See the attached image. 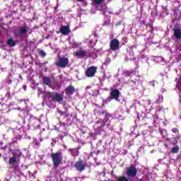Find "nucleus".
Listing matches in <instances>:
<instances>
[{
    "label": "nucleus",
    "mask_w": 181,
    "mask_h": 181,
    "mask_svg": "<svg viewBox=\"0 0 181 181\" xmlns=\"http://www.w3.org/2000/svg\"><path fill=\"white\" fill-rule=\"evenodd\" d=\"M22 155L21 151L17 150L16 153H13V156L11 157L8 160V164L11 165L10 169H13L14 172L18 171V165H15V163H18L19 162V156Z\"/></svg>",
    "instance_id": "nucleus-1"
},
{
    "label": "nucleus",
    "mask_w": 181,
    "mask_h": 181,
    "mask_svg": "<svg viewBox=\"0 0 181 181\" xmlns=\"http://www.w3.org/2000/svg\"><path fill=\"white\" fill-rule=\"evenodd\" d=\"M51 158L52 159V163L55 168H59L60 163L63 162V154L60 151L52 153L51 154Z\"/></svg>",
    "instance_id": "nucleus-2"
},
{
    "label": "nucleus",
    "mask_w": 181,
    "mask_h": 181,
    "mask_svg": "<svg viewBox=\"0 0 181 181\" xmlns=\"http://www.w3.org/2000/svg\"><path fill=\"white\" fill-rule=\"evenodd\" d=\"M45 98L51 99L52 101H57V103L63 101V95L57 93L47 92Z\"/></svg>",
    "instance_id": "nucleus-3"
},
{
    "label": "nucleus",
    "mask_w": 181,
    "mask_h": 181,
    "mask_svg": "<svg viewBox=\"0 0 181 181\" xmlns=\"http://www.w3.org/2000/svg\"><path fill=\"white\" fill-rule=\"evenodd\" d=\"M104 0H92V5L97 9V11H107V6L105 4H103Z\"/></svg>",
    "instance_id": "nucleus-4"
},
{
    "label": "nucleus",
    "mask_w": 181,
    "mask_h": 181,
    "mask_svg": "<svg viewBox=\"0 0 181 181\" xmlns=\"http://www.w3.org/2000/svg\"><path fill=\"white\" fill-rule=\"evenodd\" d=\"M56 66L57 67H61L62 69H64L65 67H67L69 65V58L62 57H59L58 61L55 62Z\"/></svg>",
    "instance_id": "nucleus-5"
},
{
    "label": "nucleus",
    "mask_w": 181,
    "mask_h": 181,
    "mask_svg": "<svg viewBox=\"0 0 181 181\" xmlns=\"http://www.w3.org/2000/svg\"><path fill=\"white\" fill-rule=\"evenodd\" d=\"M28 32L29 35H30V33H32V30H30L29 27L23 25L18 28V29L16 32V35L17 36H21V35H26Z\"/></svg>",
    "instance_id": "nucleus-6"
},
{
    "label": "nucleus",
    "mask_w": 181,
    "mask_h": 181,
    "mask_svg": "<svg viewBox=\"0 0 181 181\" xmlns=\"http://www.w3.org/2000/svg\"><path fill=\"white\" fill-rule=\"evenodd\" d=\"M96 73H97V66H92L86 69L85 74L86 77H94Z\"/></svg>",
    "instance_id": "nucleus-7"
},
{
    "label": "nucleus",
    "mask_w": 181,
    "mask_h": 181,
    "mask_svg": "<svg viewBox=\"0 0 181 181\" xmlns=\"http://www.w3.org/2000/svg\"><path fill=\"white\" fill-rule=\"evenodd\" d=\"M74 56L78 57L79 59H83V57H90L91 55L88 54L87 50L79 49L74 54Z\"/></svg>",
    "instance_id": "nucleus-8"
},
{
    "label": "nucleus",
    "mask_w": 181,
    "mask_h": 181,
    "mask_svg": "<svg viewBox=\"0 0 181 181\" xmlns=\"http://www.w3.org/2000/svg\"><path fill=\"white\" fill-rule=\"evenodd\" d=\"M136 173H138V170H136V168L135 166L132 165L129 168H127V170L126 172L127 176H129L130 177H135L136 176Z\"/></svg>",
    "instance_id": "nucleus-9"
},
{
    "label": "nucleus",
    "mask_w": 181,
    "mask_h": 181,
    "mask_svg": "<svg viewBox=\"0 0 181 181\" xmlns=\"http://www.w3.org/2000/svg\"><path fill=\"white\" fill-rule=\"evenodd\" d=\"M110 50L115 52V50H118L119 49V41L117 39H113L110 41Z\"/></svg>",
    "instance_id": "nucleus-10"
},
{
    "label": "nucleus",
    "mask_w": 181,
    "mask_h": 181,
    "mask_svg": "<svg viewBox=\"0 0 181 181\" xmlns=\"http://www.w3.org/2000/svg\"><path fill=\"white\" fill-rule=\"evenodd\" d=\"M76 170H79V172H83L87 167V163H83L82 160H78L75 163L74 165Z\"/></svg>",
    "instance_id": "nucleus-11"
},
{
    "label": "nucleus",
    "mask_w": 181,
    "mask_h": 181,
    "mask_svg": "<svg viewBox=\"0 0 181 181\" xmlns=\"http://www.w3.org/2000/svg\"><path fill=\"white\" fill-rule=\"evenodd\" d=\"M124 77H131L132 78V81L133 83H136V78H138V76H136L135 79H133L134 76L136 74V71L132 70V71H125L123 73Z\"/></svg>",
    "instance_id": "nucleus-12"
},
{
    "label": "nucleus",
    "mask_w": 181,
    "mask_h": 181,
    "mask_svg": "<svg viewBox=\"0 0 181 181\" xmlns=\"http://www.w3.org/2000/svg\"><path fill=\"white\" fill-rule=\"evenodd\" d=\"M120 95L121 93L118 89H112L110 93V97H112V98H113L114 100H116V101H118Z\"/></svg>",
    "instance_id": "nucleus-13"
},
{
    "label": "nucleus",
    "mask_w": 181,
    "mask_h": 181,
    "mask_svg": "<svg viewBox=\"0 0 181 181\" xmlns=\"http://www.w3.org/2000/svg\"><path fill=\"white\" fill-rule=\"evenodd\" d=\"M76 92V88L73 86H69L66 88H65V93L66 95H73Z\"/></svg>",
    "instance_id": "nucleus-14"
},
{
    "label": "nucleus",
    "mask_w": 181,
    "mask_h": 181,
    "mask_svg": "<svg viewBox=\"0 0 181 181\" xmlns=\"http://www.w3.org/2000/svg\"><path fill=\"white\" fill-rule=\"evenodd\" d=\"M60 32L62 35H69L71 31L70 30V28L69 26H62L60 28Z\"/></svg>",
    "instance_id": "nucleus-15"
},
{
    "label": "nucleus",
    "mask_w": 181,
    "mask_h": 181,
    "mask_svg": "<svg viewBox=\"0 0 181 181\" xmlns=\"http://www.w3.org/2000/svg\"><path fill=\"white\" fill-rule=\"evenodd\" d=\"M174 36L177 39H181V29L180 28L174 29Z\"/></svg>",
    "instance_id": "nucleus-16"
},
{
    "label": "nucleus",
    "mask_w": 181,
    "mask_h": 181,
    "mask_svg": "<svg viewBox=\"0 0 181 181\" xmlns=\"http://www.w3.org/2000/svg\"><path fill=\"white\" fill-rule=\"evenodd\" d=\"M42 81L44 84H46L47 86H50V84H52V79L47 76H44Z\"/></svg>",
    "instance_id": "nucleus-17"
},
{
    "label": "nucleus",
    "mask_w": 181,
    "mask_h": 181,
    "mask_svg": "<svg viewBox=\"0 0 181 181\" xmlns=\"http://www.w3.org/2000/svg\"><path fill=\"white\" fill-rule=\"evenodd\" d=\"M71 152V154L74 156H78V153H80V152L78 151V149L77 148H72L69 150Z\"/></svg>",
    "instance_id": "nucleus-18"
},
{
    "label": "nucleus",
    "mask_w": 181,
    "mask_h": 181,
    "mask_svg": "<svg viewBox=\"0 0 181 181\" xmlns=\"http://www.w3.org/2000/svg\"><path fill=\"white\" fill-rule=\"evenodd\" d=\"M7 45H8V46H11V47H13V46H15L16 43L13 40L10 39L7 41Z\"/></svg>",
    "instance_id": "nucleus-19"
},
{
    "label": "nucleus",
    "mask_w": 181,
    "mask_h": 181,
    "mask_svg": "<svg viewBox=\"0 0 181 181\" xmlns=\"http://www.w3.org/2000/svg\"><path fill=\"white\" fill-rule=\"evenodd\" d=\"M171 152H172V153H177L179 152V146H174L171 149Z\"/></svg>",
    "instance_id": "nucleus-20"
},
{
    "label": "nucleus",
    "mask_w": 181,
    "mask_h": 181,
    "mask_svg": "<svg viewBox=\"0 0 181 181\" xmlns=\"http://www.w3.org/2000/svg\"><path fill=\"white\" fill-rule=\"evenodd\" d=\"M117 181H129L127 177L122 176L117 178Z\"/></svg>",
    "instance_id": "nucleus-21"
},
{
    "label": "nucleus",
    "mask_w": 181,
    "mask_h": 181,
    "mask_svg": "<svg viewBox=\"0 0 181 181\" xmlns=\"http://www.w3.org/2000/svg\"><path fill=\"white\" fill-rule=\"evenodd\" d=\"M38 53L40 54V56H41L42 57H45L46 56V52H45V51L40 49L38 51Z\"/></svg>",
    "instance_id": "nucleus-22"
},
{
    "label": "nucleus",
    "mask_w": 181,
    "mask_h": 181,
    "mask_svg": "<svg viewBox=\"0 0 181 181\" xmlns=\"http://www.w3.org/2000/svg\"><path fill=\"white\" fill-rule=\"evenodd\" d=\"M172 131L174 134H179V129H177V128H173Z\"/></svg>",
    "instance_id": "nucleus-23"
},
{
    "label": "nucleus",
    "mask_w": 181,
    "mask_h": 181,
    "mask_svg": "<svg viewBox=\"0 0 181 181\" xmlns=\"http://www.w3.org/2000/svg\"><path fill=\"white\" fill-rule=\"evenodd\" d=\"M6 97H7L8 98H11V93H7Z\"/></svg>",
    "instance_id": "nucleus-24"
},
{
    "label": "nucleus",
    "mask_w": 181,
    "mask_h": 181,
    "mask_svg": "<svg viewBox=\"0 0 181 181\" xmlns=\"http://www.w3.org/2000/svg\"><path fill=\"white\" fill-rule=\"evenodd\" d=\"M23 90H26V85H24V86H23Z\"/></svg>",
    "instance_id": "nucleus-25"
},
{
    "label": "nucleus",
    "mask_w": 181,
    "mask_h": 181,
    "mask_svg": "<svg viewBox=\"0 0 181 181\" xmlns=\"http://www.w3.org/2000/svg\"><path fill=\"white\" fill-rule=\"evenodd\" d=\"M159 100H160V97H159V99H158V100H156V103H157L158 104H159Z\"/></svg>",
    "instance_id": "nucleus-26"
},
{
    "label": "nucleus",
    "mask_w": 181,
    "mask_h": 181,
    "mask_svg": "<svg viewBox=\"0 0 181 181\" xmlns=\"http://www.w3.org/2000/svg\"><path fill=\"white\" fill-rule=\"evenodd\" d=\"M78 2H83V1H86V0H77Z\"/></svg>",
    "instance_id": "nucleus-27"
},
{
    "label": "nucleus",
    "mask_w": 181,
    "mask_h": 181,
    "mask_svg": "<svg viewBox=\"0 0 181 181\" xmlns=\"http://www.w3.org/2000/svg\"><path fill=\"white\" fill-rule=\"evenodd\" d=\"M74 49H76V47H78V45H75V46L74 47H73Z\"/></svg>",
    "instance_id": "nucleus-28"
},
{
    "label": "nucleus",
    "mask_w": 181,
    "mask_h": 181,
    "mask_svg": "<svg viewBox=\"0 0 181 181\" xmlns=\"http://www.w3.org/2000/svg\"><path fill=\"white\" fill-rule=\"evenodd\" d=\"M11 144H16V141H13V142L11 143Z\"/></svg>",
    "instance_id": "nucleus-29"
},
{
    "label": "nucleus",
    "mask_w": 181,
    "mask_h": 181,
    "mask_svg": "<svg viewBox=\"0 0 181 181\" xmlns=\"http://www.w3.org/2000/svg\"><path fill=\"white\" fill-rule=\"evenodd\" d=\"M163 97L161 96V101H163Z\"/></svg>",
    "instance_id": "nucleus-30"
},
{
    "label": "nucleus",
    "mask_w": 181,
    "mask_h": 181,
    "mask_svg": "<svg viewBox=\"0 0 181 181\" xmlns=\"http://www.w3.org/2000/svg\"><path fill=\"white\" fill-rule=\"evenodd\" d=\"M11 83H12V81H10L9 84H11Z\"/></svg>",
    "instance_id": "nucleus-31"
}]
</instances>
